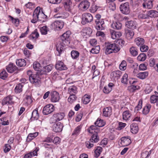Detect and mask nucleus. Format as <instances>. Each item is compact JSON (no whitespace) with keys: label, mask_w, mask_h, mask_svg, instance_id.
I'll return each instance as SVG.
<instances>
[{"label":"nucleus","mask_w":158,"mask_h":158,"mask_svg":"<svg viewBox=\"0 0 158 158\" xmlns=\"http://www.w3.org/2000/svg\"><path fill=\"white\" fill-rule=\"evenodd\" d=\"M81 126H78L76 127L74 129V131L72 133V135H73L77 136L78 135L81 131Z\"/></svg>","instance_id":"48"},{"label":"nucleus","mask_w":158,"mask_h":158,"mask_svg":"<svg viewBox=\"0 0 158 158\" xmlns=\"http://www.w3.org/2000/svg\"><path fill=\"white\" fill-rule=\"evenodd\" d=\"M54 24L57 30H59L63 27L64 23L61 20H56L54 22Z\"/></svg>","instance_id":"22"},{"label":"nucleus","mask_w":158,"mask_h":158,"mask_svg":"<svg viewBox=\"0 0 158 158\" xmlns=\"http://www.w3.org/2000/svg\"><path fill=\"white\" fill-rule=\"evenodd\" d=\"M63 3L66 10L73 14L75 13L74 6L72 5L71 0H63Z\"/></svg>","instance_id":"4"},{"label":"nucleus","mask_w":158,"mask_h":158,"mask_svg":"<svg viewBox=\"0 0 158 158\" xmlns=\"http://www.w3.org/2000/svg\"><path fill=\"white\" fill-rule=\"evenodd\" d=\"M55 68L57 70L60 71H62L67 69L66 66L62 61L60 60H58L56 62L55 65Z\"/></svg>","instance_id":"13"},{"label":"nucleus","mask_w":158,"mask_h":158,"mask_svg":"<svg viewBox=\"0 0 158 158\" xmlns=\"http://www.w3.org/2000/svg\"><path fill=\"white\" fill-rule=\"evenodd\" d=\"M12 102V98L10 96H8L5 98L2 101V105H9L11 104Z\"/></svg>","instance_id":"25"},{"label":"nucleus","mask_w":158,"mask_h":158,"mask_svg":"<svg viewBox=\"0 0 158 158\" xmlns=\"http://www.w3.org/2000/svg\"><path fill=\"white\" fill-rule=\"evenodd\" d=\"M8 76V74L5 70H3L0 73V78L5 80Z\"/></svg>","instance_id":"56"},{"label":"nucleus","mask_w":158,"mask_h":158,"mask_svg":"<svg viewBox=\"0 0 158 158\" xmlns=\"http://www.w3.org/2000/svg\"><path fill=\"white\" fill-rule=\"evenodd\" d=\"M146 58V55L144 53L140 54L137 57V60L139 61H144Z\"/></svg>","instance_id":"53"},{"label":"nucleus","mask_w":158,"mask_h":158,"mask_svg":"<svg viewBox=\"0 0 158 158\" xmlns=\"http://www.w3.org/2000/svg\"><path fill=\"white\" fill-rule=\"evenodd\" d=\"M44 146L46 148H48L50 150V153H52L53 152V150L56 148V146L53 144H49L48 143H43Z\"/></svg>","instance_id":"35"},{"label":"nucleus","mask_w":158,"mask_h":158,"mask_svg":"<svg viewBox=\"0 0 158 158\" xmlns=\"http://www.w3.org/2000/svg\"><path fill=\"white\" fill-rule=\"evenodd\" d=\"M121 143L124 146H128L131 143V138L129 136H124L121 139Z\"/></svg>","instance_id":"12"},{"label":"nucleus","mask_w":158,"mask_h":158,"mask_svg":"<svg viewBox=\"0 0 158 158\" xmlns=\"http://www.w3.org/2000/svg\"><path fill=\"white\" fill-rule=\"evenodd\" d=\"M90 96L88 95H85L82 99L83 103L85 104H87L90 101Z\"/></svg>","instance_id":"55"},{"label":"nucleus","mask_w":158,"mask_h":158,"mask_svg":"<svg viewBox=\"0 0 158 158\" xmlns=\"http://www.w3.org/2000/svg\"><path fill=\"white\" fill-rule=\"evenodd\" d=\"M71 56L73 59H77L79 57V53L76 51L73 50L71 52Z\"/></svg>","instance_id":"47"},{"label":"nucleus","mask_w":158,"mask_h":158,"mask_svg":"<svg viewBox=\"0 0 158 158\" xmlns=\"http://www.w3.org/2000/svg\"><path fill=\"white\" fill-rule=\"evenodd\" d=\"M151 153L148 151H145L143 152L141 154V157L142 158H146L150 156Z\"/></svg>","instance_id":"60"},{"label":"nucleus","mask_w":158,"mask_h":158,"mask_svg":"<svg viewBox=\"0 0 158 158\" xmlns=\"http://www.w3.org/2000/svg\"><path fill=\"white\" fill-rule=\"evenodd\" d=\"M33 67L34 69L38 72L40 71L41 68V65L40 63L37 61H35L33 64Z\"/></svg>","instance_id":"41"},{"label":"nucleus","mask_w":158,"mask_h":158,"mask_svg":"<svg viewBox=\"0 0 158 158\" xmlns=\"http://www.w3.org/2000/svg\"><path fill=\"white\" fill-rule=\"evenodd\" d=\"M23 85L21 83L17 84L15 88V92L16 93H20L22 91V88Z\"/></svg>","instance_id":"42"},{"label":"nucleus","mask_w":158,"mask_h":158,"mask_svg":"<svg viewBox=\"0 0 158 158\" xmlns=\"http://www.w3.org/2000/svg\"><path fill=\"white\" fill-rule=\"evenodd\" d=\"M110 33L111 38L113 39H116L119 38L122 35V34L121 32L112 30H110Z\"/></svg>","instance_id":"18"},{"label":"nucleus","mask_w":158,"mask_h":158,"mask_svg":"<svg viewBox=\"0 0 158 158\" xmlns=\"http://www.w3.org/2000/svg\"><path fill=\"white\" fill-rule=\"evenodd\" d=\"M38 132H35L34 133H30L29 134L27 137V140L28 141H30L36 137L38 135Z\"/></svg>","instance_id":"46"},{"label":"nucleus","mask_w":158,"mask_h":158,"mask_svg":"<svg viewBox=\"0 0 158 158\" xmlns=\"http://www.w3.org/2000/svg\"><path fill=\"white\" fill-rule=\"evenodd\" d=\"M114 18L116 20L119 21H121L123 19L122 15L118 13H116L114 15Z\"/></svg>","instance_id":"64"},{"label":"nucleus","mask_w":158,"mask_h":158,"mask_svg":"<svg viewBox=\"0 0 158 158\" xmlns=\"http://www.w3.org/2000/svg\"><path fill=\"white\" fill-rule=\"evenodd\" d=\"M111 26L114 29L119 30L122 28V24L119 22H115L112 24Z\"/></svg>","instance_id":"32"},{"label":"nucleus","mask_w":158,"mask_h":158,"mask_svg":"<svg viewBox=\"0 0 158 158\" xmlns=\"http://www.w3.org/2000/svg\"><path fill=\"white\" fill-rule=\"evenodd\" d=\"M94 124L99 127H101L105 125V123L102 120L98 118L97 121L95 122Z\"/></svg>","instance_id":"39"},{"label":"nucleus","mask_w":158,"mask_h":158,"mask_svg":"<svg viewBox=\"0 0 158 158\" xmlns=\"http://www.w3.org/2000/svg\"><path fill=\"white\" fill-rule=\"evenodd\" d=\"M92 29L89 27H86L83 30L84 33H85L86 35L88 36L90 35L92 33Z\"/></svg>","instance_id":"54"},{"label":"nucleus","mask_w":158,"mask_h":158,"mask_svg":"<svg viewBox=\"0 0 158 158\" xmlns=\"http://www.w3.org/2000/svg\"><path fill=\"white\" fill-rule=\"evenodd\" d=\"M70 35L69 31H67L64 33L60 37L62 43L60 44L58 43L56 44V51L58 52V56H60V54L63 51L64 46L65 45H68L70 43L69 40V38Z\"/></svg>","instance_id":"1"},{"label":"nucleus","mask_w":158,"mask_h":158,"mask_svg":"<svg viewBox=\"0 0 158 158\" xmlns=\"http://www.w3.org/2000/svg\"><path fill=\"white\" fill-rule=\"evenodd\" d=\"M54 110V106L52 104H48L43 108V113L44 114L48 115L51 113Z\"/></svg>","instance_id":"8"},{"label":"nucleus","mask_w":158,"mask_h":158,"mask_svg":"<svg viewBox=\"0 0 158 158\" xmlns=\"http://www.w3.org/2000/svg\"><path fill=\"white\" fill-rule=\"evenodd\" d=\"M41 33L42 35H46L48 31V27L47 26H43L40 29Z\"/></svg>","instance_id":"61"},{"label":"nucleus","mask_w":158,"mask_h":158,"mask_svg":"<svg viewBox=\"0 0 158 158\" xmlns=\"http://www.w3.org/2000/svg\"><path fill=\"white\" fill-rule=\"evenodd\" d=\"M112 114V109L110 107H107L103 109V115L106 117L110 116Z\"/></svg>","instance_id":"16"},{"label":"nucleus","mask_w":158,"mask_h":158,"mask_svg":"<svg viewBox=\"0 0 158 158\" xmlns=\"http://www.w3.org/2000/svg\"><path fill=\"white\" fill-rule=\"evenodd\" d=\"M82 19L81 23L83 25H85L87 23L91 22L93 19L92 15L89 13L83 14L82 15Z\"/></svg>","instance_id":"5"},{"label":"nucleus","mask_w":158,"mask_h":158,"mask_svg":"<svg viewBox=\"0 0 158 158\" xmlns=\"http://www.w3.org/2000/svg\"><path fill=\"white\" fill-rule=\"evenodd\" d=\"M151 107V105H148L145 106L143 110V114H147L149 112Z\"/></svg>","instance_id":"52"},{"label":"nucleus","mask_w":158,"mask_h":158,"mask_svg":"<svg viewBox=\"0 0 158 158\" xmlns=\"http://www.w3.org/2000/svg\"><path fill=\"white\" fill-rule=\"evenodd\" d=\"M121 12L123 14L128 15L130 13L129 4L128 2H126L121 4L119 7Z\"/></svg>","instance_id":"6"},{"label":"nucleus","mask_w":158,"mask_h":158,"mask_svg":"<svg viewBox=\"0 0 158 158\" xmlns=\"http://www.w3.org/2000/svg\"><path fill=\"white\" fill-rule=\"evenodd\" d=\"M138 18L139 19H149L147 12V14H145L144 12H140L138 15Z\"/></svg>","instance_id":"51"},{"label":"nucleus","mask_w":158,"mask_h":158,"mask_svg":"<svg viewBox=\"0 0 158 158\" xmlns=\"http://www.w3.org/2000/svg\"><path fill=\"white\" fill-rule=\"evenodd\" d=\"M51 100L54 102H58L60 97L59 94L56 91H53L50 93Z\"/></svg>","instance_id":"10"},{"label":"nucleus","mask_w":158,"mask_h":158,"mask_svg":"<svg viewBox=\"0 0 158 158\" xmlns=\"http://www.w3.org/2000/svg\"><path fill=\"white\" fill-rule=\"evenodd\" d=\"M11 148L10 145L9 144H6L4 146L3 149L4 152L5 153H7L9 152Z\"/></svg>","instance_id":"62"},{"label":"nucleus","mask_w":158,"mask_h":158,"mask_svg":"<svg viewBox=\"0 0 158 158\" xmlns=\"http://www.w3.org/2000/svg\"><path fill=\"white\" fill-rule=\"evenodd\" d=\"M41 75L40 74L39 72H38L30 77L29 81L31 83L35 84L37 86H39L41 83L40 76Z\"/></svg>","instance_id":"3"},{"label":"nucleus","mask_w":158,"mask_h":158,"mask_svg":"<svg viewBox=\"0 0 158 158\" xmlns=\"http://www.w3.org/2000/svg\"><path fill=\"white\" fill-rule=\"evenodd\" d=\"M140 47V51L142 52H147L148 49V47L144 44L141 45Z\"/></svg>","instance_id":"63"},{"label":"nucleus","mask_w":158,"mask_h":158,"mask_svg":"<svg viewBox=\"0 0 158 158\" xmlns=\"http://www.w3.org/2000/svg\"><path fill=\"white\" fill-rule=\"evenodd\" d=\"M134 35V32L132 30H127L126 31V38L128 40L131 39Z\"/></svg>","instance_id":"29"},{"label":"nucleus","mask_w":158,"mask_h":158,"mask_svg":"<svg viewBox=\"0 0 158 158\" xmlns=\"http://www.w3.org/2000/svg\"><path fill=\"white\" fill-rule=\"evenodd\" d=\"M39 117V114L37 110L36 109L34 110L32 113L31 117V120H37Z\"/></svg>","instance_id":"31"},{"label":"nucleus","mask_w":158,"mask_h":158,"mask_svg":"<svg viewBox=\"0 0 158 158\" xmlns=\"http://www.w3.org/2000/svg\"><path fill=\"white\" fill-rule=\"evenodd\" d=\"M150 102L152 103H156V105L158 106V96L157 95H152L150 97Z\"/></svg>","instance_id":"40"},{"label":"nucleus","mask_w":158,"mask_h":158,"mask_svg":"<svg viewBox=\"0 0 158 158\" xmlns=\"http://www.w3.org/2000/svg\"><path fill=\"white\" fill-rule=\"evenodd\" d=\"M39 8V7H37L34 10L33 14V19L31 21L32 23H35L39 20L37 13Z\"/></svg>","instance_id":"17"},{"label":"nucleus","mask_w":158,"mask_h":158,"mask_svg":"<svg viewBox=\"0 0 158 158\" xmlns=\"http://www.w3.org/2000/svg\"><path fill=\"white\" fill-rule=\"evenodd\" d=\"M63 127V124L60 122H58L53 124L52 126V130L56 132H61Z\"/></svg>","instance_id":"9"},{"label":"nucleus","mask_w":158,"mask_h":158,"mask_svg":"<svg viewBox=\"0 0 158 158\" xmlns=\"http://www.w3.org/2000/svg\"><path fill=\"white\" fill-rule=\"evenodd\" d=\"M102 151V148L100 146L98 147L97 149L94 151V157L97 158L99 156Z\"/></svg>","instance_id":"45"},{"label":"nucleus","mask_w":158,"mask_h":158,"mask_svg":"<svg viewBox=\"0 0 158 158\" xmlns=\"http://www.w3.org/2000/svg\"><path fill=\"white\" fill-rule=\"evenodd\" d=\"M135 43L137 46H140L144 44L145 40L142 38L138 37L135 39Z\"/></svg>","instance_id":"27"},{"label":"nucleus","mask_w":158,"mask_h":158,"mask_svg":"<svg viewBox=\"0 0 158 158\" xmlns=\"http://www.w3.org/2000/svg\"><path fill=\"white\" fill-rule=\"evenodd\" d=\"M90 3L87 1H83L79 4V6L85 10H87L90 6Z\"/></svg>","instance_id":"28"},{"label":"nucleus","mask_w":158,"mask_h":158,"mask_svg":"<svg viewBox=\"0 0 158 158\" xmlns=\"http://www.w3.org/2000/svg\"><path fill=\"white\" fill-rule=\"evenodd\" d=\"M131 131L133 134H135L138 131L139 128L137 123H132L130 126Z\"/></svg>","instance_id":"23"},{"label":"nucleus","mask_w":158,"mask_h":158,"mask_svg":"<svg viewBox=\"0 0 158 158\" xmlns=\"http://www.w3.org/2000/svg\"><path fill=\"white\" fill-rule=\"evenodd\" d=\"M39 150V148L37 147L34 150L31 151L28 153L25 154L23 158H31L32 156H37V152Z\"/></svg>","instance_id":"14"},{"label":"nucleus","mask_w":158,"mask_h":158,"mask_svg":"<svg viewBox=\"0 0 158 158\" xmlns=\"http://www.w3.org/2000/svg\"><path fill=\"white\" fill-rule=\"evenodd\" d=\"M126 25L128 28L134 29L136 27L137 23L135 21L131 20L127 22Z\"/></svg>","instance_id":"20"},{"label":"nucleus","mask_w":158,"mask_h":158,"mask_svg":"<svg viewBox=\"0 0 158 158\" xmlns=\"http://www.w3.org/2000/svg\"><path fill=\"white\" fill-rule=\"evenodd\" d=\"M127 63L124 60H123L119 65V69L122 71L125 70L127 68Z\"/></svg>","instance_id":"49"},{"label":"nucleus","mask_w":158,"mask_h":158,"mask_svg":"<svg viewBox=\"0 0 158 158\" xmlns=\"http://www.w3.org/2000/svg\"><path fill=\"white\" fill-rule=\"evenodd\" d=\"M88 131L89 133L92 134L95 133V131H97L98 133L99 131V130H98V127L97 126L94 125H92L88 129Z\"/></svg>","instance_id":"37"},{"label":"nucleus","mask_w":158,"mask_h":158,"mask_svg":"<svg viewBox=\"0 0 158 158\" xmlns=\"http://www.w3.org/2000/svg\"><path fill=\"white\" fill-rule=\"evenodd\" d=\"M130 52L131 54L133 56H136L138 54V50L135 47H131L130 49Z\"/></svg>","instance_id":"43"},{"label":"nucleus","mask_w":158,"mask_h":158,"mask_svg":"<svg viewBox=\"0 0 158 158\" xmlns=\"http://www.w3.org/2000/svg\"><path fill=\"white\" fill-rule=\"evenodd\" d=\"M68 92L70 95L75 94L77 92V88L75 86H70L68 89Z\"/></svg>","instance_id":"33"},{"label":"nucleus","mask_w":158,"mask_h":158,"mask_svg":"<svg viewBox=\"0 0 158 158\" xmlns=\"http://www.w3.org/2000/svg\"><path fill=\"white\" fill-rule=\"evenodd\" d=\"M148 17L156 18L158 17V12L156 10H151L147 11Z\"/></svg>","instance_id":"26"},{"label":"nucleus","mask_w":158,"mask_h":158,"mask_svg":"<svg viewBox=\"0 0 158 158\" xmlns=\"http://www.w3.org/2000/svg\"><path fill=\"white\" fill-rule=\"evenodd\" d=\"M131 114L129 110L124 111L123 114V119L126 120H127L130 117Z\"/></svg>","instance_id":"38"},{"label":"nucleus","mask_w":158,"mask_h":158,"mask_svg":"<svg viewBox=\"0 0 158 158\" xmlns=\"http://www.w3.org/2000/svg\"><path fill=\"white\" fill-rule=\"evenodd\" d=\"M16 63L17 65L20 67L25 66L26 64L25 60L22 59L17 60Z\"/></svg>","instance_id":"34"},{"label":"nucleus","mask_w":158,"mask_h":158,"mask_svg":"<svg viewBox=\"0 0 158 158\" xmlns=\"http://www.w3.org/2000/svg\"><path fill=\"white\" fill-rule=\"evenodd\" d=\"M24 101L27 104H30L32 102L31 96L29 95H27L24 99Z\"/></svg>","instance_id":"57"},{"label":"nucleus","mask_w":158,"mask_h":158,"mask_svg":"<svg viewBox=\"0 0 158 158\" xmlns=\"http://www.w3.org/2000/svg\"><path fill=\"white\" fill-rule=\"evenodd\" d=\"M65 114L64 113H60L54 114L52 119H53L54 122L59 121L62 120L65 116Z\"/></svg>","instance_id":"11"},{"label":"nucleus","mask_w":158,"mask_h":158,"mask_svg":"<svg viewBox=\"0 0 158 158\" xmlns=\"http://www.w3.org/2000/svg\"><path fill=\"white\" fill-rule=\"evenodd\" d=\"M152 2H144L142 4L143 8L148 9H151L153 7Z\"/></svg>","instance_id":"50"},{"label":"nucleus","mask_w":158,"mask_h":158,"mask_svg":"<svg viewBox=\"0 0 158 158\" xmlns=\"http://www.w3.org/2000/svg\"><path fill=\"white\" fill-rule=\"evenodd\" d=\"M148 72L146 71L138 73L136 75V77L140 79H144L148 76Z\"/></svg>","instance_id":"30"},{"label":"nucleus","mask_w":158,"mask_h":158,"mask_svg":"<svg viewBox=\"0 0 158 158\" xmlns=\"http://www.w3.org/2000/svg\"><path fill=\"white\" fill-rule=\"evenodd\" d=\"M37 7L39 8L37 11L39 20H41V19L45 18L47 16L44 14L42 9H41L40 6H38Z\"/></svg>","instance_id":"36"},{"label":"nucleus","mask_w":158,"mask_h":158,"mask_svg":"<svg viewBox=\"0 0 158 158\" xmlns=\"http://www.w3.org/2000/svg\"><path fill=\"white\" fill-rule=\"evenodd\" d=\"M122 72L119 70L115 71L112 72L110 74L111 77L114 80H118L122 75Z\"/></svg>","instance_id":"15"},{"label":"nucleus","mask_w":158,"mask_h":158,"mask_svg":"<svg viewBox=\"0 0 158 158\" xmlns=\"http://www.w3.org/2000/svg\"><path fill=\"white\" fill-rule=\"evenodd\" d=\"M37 30L35 29L30 36V39L33 40L34 39H37L39 37V34L37 31Z\"/></svg>","instance_id":"44"},{"label":"nucleus","mask_w":158,"mask_h":158,"mask_svg":"<svg viewBox=\"0 0 158 158\" xmlns=\"http://www.w3.org/2000/svg\"><path fill=\"white\" fill-rule=\"evenodd\" d=\"M52 67L50 65L45 66L43 68V70H41L39 71V73L40 75H45L46 73L50 72L52 69Z\"/></svg>","instance_id":"21"},{"label":"nucleus","mask_w":158,"mask_h":158,"mask_svg":"<svg viewBox=\"0 0 158 158\" xmlns=\"http://www.w3.org/2000/svg\"><path fill=\"white\" fill-rule=\"evenodd\" d=\"M77 97L75 94L70 95V96L68 99V101L70 103H72L75 101Z\"/></svg>","instance_id":"58"},{"label":"nucleus","mask_w":158,"mask_h":158,"mask_svg":"<svg viewBox=\"0 0 158 158\" xmlns=\"http://www.w3.org/2000/svg\"><path fill=\"white\" fill-rule=\"evenodd\" d=\"M128 81V75L127 73L124 74L121 79V82L124 84H127Z\"/></svg>","instance_id":"59"},{"label":"nucleus","mask_w":158,"mask_h":158,"mask_svg":"<svg viewBox=\"0 0 158 158\" xmlns=\"http://www.w3.org/2000/svg\"><path fill=\"white\" fill-rule=\"evenodd\" d=\"M99 140V138L98 133L96 131H95V133H93L89 139L90 142L92 143H97Z\"/></svg>","instance_id":"19"},{"label":"nucleus","mask_w":158,"mask_h":158,"mask_svg":"<svg viewBox=\"0 0 158 158\" xmlns=\"http://www.w3.org/2000/svg\"><path fill=\"white\" fill-rule=\"evenodd\" d=\"M120 50V48L115 44L109 43L107 44L106 46L105 53L106 55H108L113 52H117Z\"/></svg>","instance_id":"2"},{"label":"nucleus","mask_w":158,"mask_h":158,"mask_svg":"<svg viewBox=\"0 0 158 158\" xmlns=\"http://www.w3.org/2000/svg\"><path fill=\"white\" fill-rule=\"evenodd\" d=\"M95 27L97 30L102 31L105 29V26L103 19H101L100 21H95Z\"/></svg>","instance_id":"7"},{"label":"nucleus","mask_w":158,"mask_h":158,"mask_svg":"<svg viewBox=\"0 0 158 158\" xmlns=\"http://www.w3.org/2000/svg\"><path fill=\"white\" fill-rule=\"evenodd\" d=\"M7 71L10 73H12L17 69V67L12 63H10L6 67Z\"/></svg>","instance_id":"24"}]
</instances>
